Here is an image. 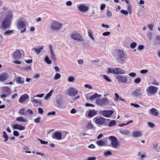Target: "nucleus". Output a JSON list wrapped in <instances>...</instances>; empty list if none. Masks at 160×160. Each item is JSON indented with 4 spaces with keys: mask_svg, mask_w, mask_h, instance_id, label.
Returning a JSON list of instances; mask_svg holds the SVG:
<instances>
[{
    "mask_svg": "<svg viewBox=\"0 0 160 160\" xmlns=\"http://www.w3.org/2000/svg\"><path fill=\"white\" fill-rule=\"evenodd\" d=\"M128 75L131 77H134L136 76V74L134 72H132L129 73Z\"/></svg>",
    "mask_w": 160,
    "mask_h": 160,
    "instance_id": "bf43d9fd",
    "label": "nucleus"
},
{
    "mask_svg": "<svg viewBox=\"0 0 160 160\" xmlns=\"http://www.w3.org/2000/svg\"><path fill=\"white\" fill-rule=\"evenodd\" d=\"M61 74L59 73H56L54 77V79L56 80L59 79L61 78Z\"/></svg>",
    "mask_w": 160,
    "mask_h": 160,
    "instance_id": "49530a36",
    "label": "nucleus"
},
{
    "mask_svg": "<svg viewBox=\"0 0 160 160\" xmlns=\"http://www.w3.org/2000/svg\"><path fill=\"white\" fill-rule=\"evenodd\" d=\"M137 45V43L134 42L130 44V47L132 49H134L136 47Z\"/></svg>",
    "mask_w": 160,
    "mask_h": 160,
    "instance_id": "8fccbe9b",
    "label": "nucleus"
},
{
    "mask_svg": "<svg viewBox=\"0 0 160 160\" xmlns=\"http://www.w3.org/2000/svg\"><path fill=\"white\" fill-rule=\"evenodd\" d=\"M6 8L4 7L0 12V23L3 29H6L10 27L13 18L12 11L9 10L6 12Z\"/></svg>",
    "mask_w": 160,
    "mask_h": 160,
    "instance_id": "f257e3e1",
    "label": "nucleus"
},
{
    "mask_svg": "<svg viewBox=\"0 0 160 160\" xmlns=\"http://www.w3.org/2000/svg\"><path fill=\"white\" fill-rule=\"evenodd\" d=\"M44 47V46H41L40 48H33L31 50V51H32L34 50L36 52L37 54H39L41 52H42L43 50Z\"/></svg>",
    "mask_w": 160,
    "mask_h": 160,
    "instance_id": "b1692460",
    "label": "nucleus"
},
{
    "mask_svg": "<svg viewBox=\"0 0 160 160\" xmlns=\"http://www.w3.org/2000/svg\"><path fill=\"white\" fill-rule=\"evenodd\" d=\"M116 121L115 120H111L108 123V126L110 127L115 126L116 124Z\"/></svg>",
    "mask_w": 160,
    "mask_h": 160,
    "instance_id": "58836bf2",
    "label": "nucleus"
},
{
    "mask_svg": "<svg viewBox=\"0 0 160 160\" xmlns=\"http://www.w3.org/2000/svg\"><path fill=\"white\" fill-rule=\"evenodd\" d=\"M25 109L24 108H22L19 110L18 113L21 115H26V113L25 112Z\"/></svg>",
    "mask_w": 160,
    "mask_h": 160,
    "instance_id": "e433bc0d",
    "label": "nucleus"
},
{
    "mask_svg": "<svg viewBox=\"0 0 160 160\" xmlns=\"http://www.w3.org/2000/svg\"><path fill=\"white\" fill-rule=\"evenodd\" d=\"M53 92V90H51L49 93H48L45 97L44 98L46 100H47L52 95Z\"/></svg>",
    "mask_w": 160,
    "mask_h": 160,
    "instance_id": "c9c22d12",
    "label": "nucleus"
},
{
    "mask_svg": "<svg viewBox=\"0 0 160 160\" xmlns=\"http://www.w3.org/2000/svg\"><path fill=\"white\" fill-rule=\"evenodd\" d=\"M3 136L5 138L4 142H6L8 140V137L5 132H3Z\"/></svg>",
    "mask_w": 160,
    "mask_h": 160,
    "instance_id": "37998d69",
    "label": "nucleus"
},
{
    "mask_svg": "<svg viewBox=\"0 0 160 160\" xmlns=\"http://www.w3.org/2000/svg\"><path fill=\"white\" fill-rule=\"evenodd\" d=\"M16 81L17 83L20 84L24 82L25 79L22 78L18 77L16 78Z\"/></svg>",
    "mask_w": 160,
    "mask_h": 160,
    "instance_id": "4be33fe9",
    "label": "nucleus"
},
{
    "mask_svg": "<svg viewBox=\"0 0 160 160\" xmlns=\"http://www.w3.org/2000/svg\"><path fill=\"white\" fill-rule=\"evenodd\" d=\"M62 26V23L56 20L52 21L50 24L51 29L54 31L59 30L61 28Z\"/></svg>",
    "mask_w": 160,
    "mask_h": 160,
    "instance_id": "7ed1b4c3",
    "label": "nucleus"
},
{
    "mask_svg": "<svg viewBox=\"0 0 160 160\" xmlns=\"http://www.w3.org/2000/svg\"><path fill=\"white\" fill-rule=\"evenodd\" d=\"M87 128L88 129H91L94 128L91 121H89L88 123Z\"/></svg>",
    "mask_w": 160,
    "mask_h": 160,
    "instance_id": "4c0bfd02",
    "label": "nucleus"
},
{
    "mask_svg": "<svg viewBox=\"0 0 160 160\" xmlns=\"http://www.w3.org/2000/svg\"><path fill=\"white\" fill-rule=\"evenodd\" d=\"M71 37L73 40L78 41H82L83 40L82 36L77 32H73L72 33Z\"/></svg>",
    "mask_w": 160,
    "mask_h": 160,
    "instance_id": "9b49d317",
    "label": "nucleus"
},
{
    "mask_svg": "<svg viewBox=\"0 0 160 160\" xmlns=\"http://www.w3.org/2000/svg\"><path fill=\"white\" fill-rule=\"evenodd\" d=\"M116 70V74H124L126 73L125 71L120 68H115Z\"/></svg>",
    "mask_w": 160,
    "mask_h": 160,
    "instance_id": "a878e982",
    "label": "nucleus"
},
{
    "mask_svg": "<svg viewBox=\"0 0 160 160\" xmlns=\"http://www.w3.org/2000/svg\"><path fill=\"white\" fill-rule=\"evenodd\" d=\"M8 77L7 73H4L0 75V81H3L6 80Z\"/></svg>",
    "mask_w": 160,
    "mask_h": 160,
    "instance_id": "5701e85b",
    "label": "nucleus"
},
{
    "mask_svg": "<svg viewBox=\"0 0 160 160\" xmlns=\"http://www.w3.org/2000/svg\"><path fill=\"white\" fill-rule=\"evenodd\" d=\"M147 36L150 40H151L152 38V34L151 32H148L147 33Z\"/></svg>",
    "mask_w": 160,
    "mask_h": 160,
    "instance_id": "09e8293b",
    "label": "nucleus"
},
{
    "mask_svg": "<svg viewBox=\"0 0 160 160\" xmlns=\"http://www.w3.org/2000/svg\"><path fill=\"white\" fill-rule=\"evenodd\" d=\"M106 7V5L105 4H101L100 7V10L102 11L104 10Z\"/></svg>",
    "mask_w": 160,
    "mask_h": 160,
    "instance_id": "0e129e2a",
    "label": "nucleus"
},
{
    "mask_svg": "<svg viewBox=\"0 0 160 160\" xmlns=\"http://www.w3.org/2000/svg\"><path fill=\"white\" fill-rule=\"evenodd\" d=\"M88 36L90 37L92 40H94L95 38L93 36L92 32L89 29L88 30Z\"/></svg>",
    "mask_w": 160,
    "mask_h": 160,
    "instance_id": "72a5a7b5",
    "label": "nucleus"
},
{
    "mask_svg": "<svg viewBox=\"0 0 160 160\" xmlns=\"http://www.w3.org/2000/svg\"><path fill=\"white\" fill-rule=\"evenodd\" d=\"M97 143L99 146H105V142L102 140H99L97 142Z\"/></svg>",
    "mask_w": 160,
    "mask_h": 160,
    "instance_id": "f704fd0d",
    "label": "nucleus"
},
{
    "mask_svg": "<svg viewBox=\"0 0 160 160\" xmlns=\"http://www.w3.org/2000/svg\"><path fill=\"white\" fill-rule=\"evenodd\" d=\"M151 114L153 116L157 117L159 114L158 111L154 108H152L150 110Z\"/></svg>",
    "mask_w": 160,
    "mask_h": 160,
    "instance_id": "aec40b11",
    "label": "nucleus"
},
{
    "mask_svg": "<svg viewBox=\"0 0 160 160\" xmlns=\"http://www.w3.org/2000/svg\"><path fill=\"white\" fill-rule=\"evenodd\" d=\"M21 53L20 51L17 50L14 51L12 54V57L14 59L19 60L21 58Z\"/></svg>",
    "mask_w": 160,
    "mask_h": 160,
    "instance_id": "2eb2a0df",
    "label": "nucleus"
},
{
    "mask_svg": "<svg viewBox=\"0 0 160 160\" xmlns=\"http://www.w3.org/2000/svg\"><path fill=\"white\" fill-rule=\"evenodd\" d=\"M142 135V132L140 131H136L132 132V136L134 138L140 137Z\"/></svg>",
    "mask_w": 160,
    "mask_h": 160,
    "instance_id": "6ab92c4d",
    "label": "nucleus"
},
{
    "mask_svg": "<svg viewBox=\"0 0 160 160\" xmlns=\"http://www.w3.org/2000/svg\"><path fill=\"white\" fill-rule=\"evenodd\" d=\"M12 127L14 129H18L20 131L23 130L25 129L24 127L18 124L13 125Z\"/></svg>",
    "mask_w": 160,
    "mask_h": 160,
    "instance_id": "412c9836",
    "label": "nucleus"
},
{
    "mask_svg": "<svg viewBox=\"0 0 160 160\" xmlns=\"http://www.w3.org/2000/svg\"><path fill=\"white\" fill-rule=\"evenodd\" d=\"M38 139L40 141L41 143L42 144L47 145L48 144V142L43 141V140H42L41 139H40L39 138H38Z\"/></svg>",
    "mask_w": 160,
    "mask_h": 160,
    "instance_id": "5fc2aeb1",
    "label": "nucleus"
},
{
    "mask_svg": "<svg viewBox=\"0 0 160 160\" xmlns=\"http://www.w3.org/2000/svg\"><path fill=\"white\" fill-rule=\"evenodd\" d=\"M101 97V95H99L97 93H95L93 95H92L90 97L89 99L91 100H93L94 99L100 98Z\"/></svg>",
    "mask_w": 160,
    "mask_h": 160,
    "instance_id": "c85d7f7f",
    "label": "nucleus"
},
{
    "mask_svg": "<svg viewBox=\"0 0 160 160\" xmlns=\"http://www.w3.org/2000/svg\"><path fill=\"white\" fill-rule=\"evenodd\" d=\"M52 137L53 138L58 140H61L62 139L61 133L58 131L54 133L52 136Z\"/></svg>",
    "mask_w": 160,
    "mask_h": 160,
    "instance_id": "dca6fc26",
    "label": "nucleus"
},
{
    "mask_svg": "<svg viewBox=\"0 0 160 160\" xmlns=\"http://www.w3.org/2000/svg\"><path fill=\"white\" fill-rule=\"evenodd\" d=\"M77 89L74 88H70L68 92V94L71 96L73 97L76 95L78 93Z\"/></svg>",
    "mask_w": 160,
    "mask_h": 160,
    "instance_id": "4468645a",
    "label": "nucleus"
},
{
    "mask_svg": "<svg viewBox=\"0 0 160 160\" xmlns=\"http://www.w3.org/2000/svg\"><path fill=\"white\" fill-rule=\"evenodd\" d=\"M156 38L157 41H155L154 42L155 44H160V35H157L156 37Z\"/></svg>",
    "mask_w": 160,
    "mask_h": 160,
    "instance_id": "c03bdc74",
    "label": "nucleus"
},
{
    "mask_svg": "<svg viewBox=\"0 0 160 160\" xmlns=\"http://www.w3.org/2000/svg\"><path fill=\"white\" fill-rule=\"evenodd\" d=\"M113 113L112 110H104L102 112V114L104 117L107 118L110 117Z\"/></svg>",
    "mask_w": 160,
    "mask_h": 160,
    "instance_id": "f3484780",
    "label": "nucleus"
},
{
    "mask_svg": "<svg viewBox=\"0 0 160 160\" xmlns=\"http://www.w3.org/2000/svg\"><path fill=\"white\" fill-rule=\"evenodd\" d=\"M158 90V88L153 86H149L146 90V92L148 96L154 95L156 93Z\"/></svg>",
    "mask_w": 160,
    "mask_h": 160,
    "instance_id": "423d86ee",
    "label": "nucleus"
},
{
    "mask_svg": "<svg viewBox=\"0 0 160 160\" xmlns=\"http://www.w3.org/2000/svg\"><path fill=\"white\" fill-rule=\"evenodd\" d=\"M141 78H137L134 79V82L136 83H139L141 82Z\"/></svg>",
    "mask_w": 160,
    "mask_h": 160,
    "instance_id": "603ef678",
    "label": "nucleus"
},
{
    "mask_svg": "<svg viewBox=\"0 0 160 160\" xmlns=\"http://www.w3.org/2000/svg\"><path fill=\"white\" fill-rule=\"evenodd\" d=\"M107 15L108 17H111L112 15V13L110 11H107Z\"/></svg>",
    "mask_w": 160,
    "mask_h": 160,
    "instance_id": "338daca9",
    "label": "nucleus"
},
{
    "mask_svg": "<svg viewBox=\"0 0 160 160\" xmlns=\"http://www.w3.org/2000/svg\"><path fill=\"white\" fill-rule=\"evenodd\" d=\"M26 25L25 22L22 21H20L18 22V28L19 30H21V33H22L26 31Z\"/></svg>",
    "mask_w": 160,
    "mask_h": 160,
    "instance_id": "9d476101",
    "label": "nucleus"
},
{
    "mask_svg": "<svg viewBox=\"0 0 160 160\" xmlns=\"http://www.w3.org/2000/svg\"><path fill=\"white\" fill-rule=\"evenodd\" d=\"M119 132L127 136L129 135V131L128 129L122 130L120 129L119 130Z\"/></svg>",
    "mask_w": 160,
    "mask_h": 160,
    "instance_id": "c756f323",
    "label": "nucleus"
},
{
    "mask_svg": "<svg viewBox=\"0 0 160 160\" xmlns=\"http://www.w3.org/2000/svg\"><path fill=\"white\" fill-rule=\"evenodd\" d=\"M108 139L111 142L112 147L114 148H118L119 143L117 138L113 136H110L108 137Z\"/></svg>",
    "mask_w": 160,
    "mask_h": 160,
    "instance_id": "20e7f679",
    "label": "nucleus"
},
{
    "mask_svg": "<svg viewBox=\"0 0 160 160\" xmlns=\"http://www.w3.org/2000/svg\"><path fill=\"white\" fill-rule=\"evenodd\" d=\"M106 120V119L100 116H97L93 119V121L98 125H105Z\"/></svg>",
    "mask_w": 160,
    "mask_h": 160,
    "instance_id": "0eeeda50",
    "label": "nucleus"
},
{
    "mask_svg": "<svg viewBox=\"0 0 160 160\" xmlns=\"http://www.w3.org/2000/svg\"><path fill=\"white\" fill-rule=\"evenodd\" d=\"M77 8L80 11L82 12H86L89 9V8L83 4L78 5Z\"/></svg>",
    "mask_w": 160,
    "mask_h": 160,
    "instance_id": "ddd939ff",
    "label": "nucleus"
},
{
    "mask_svg": "<svg viewBox=\"0 0 160 160\" xmlns=\"http://www.w3.org/2000/svg\"><path fill=\"white\" fill-rule=\"evenodd\" d=\"M102 76L104 78L107 82H112V80L109 78V77L108 76L105 75H102Z\"/></svg>",
    "mask_w": 160,
    "mask_h": 160,
    "instance_id": "79ce46f5",
    "label": "nucleus"
},
{
    "mask_svg": "<svg viewBox=\"0 0 160 160\" xmlns=\"http://www.w3.org/2000/svg\"><path fill=\"white\" fill-rule=\"evenodd\" d=\"M41 118L40 117L38 118L34 119V121L36 123H39L40 122Z\"/></svg>",
    "mask_w": 160,
    "mask_h": 160,
    "instance_id": "13d9d810",
    "label": "nucleus"
},
{
    "mask_svg": "<svg viewBox=\"0 0 160 160\" xmlns=\"http://www.w3.org/2000/svg\"><path fill=\"white\" fill-rule=\"evenodd\" d=\"M97 112L95 110H91L88 112V116L90 118H92L96 115L97 114Z\"/></svg>",
    "mask_w": 160,
    "mask_h": 160,
    "instance_id": "393cba45",
    "label": "nucleus"
},
{
    "mask_svg": "<svg viewBox=\"0 0 160 160\" xmlns=\"http://www.w3.org/2000/svg\"><path fill=\"white\" fill-rule=\"evenodd\" d=\"M22 69L23 70L28 71V70H31V67L30 66H25L23 67Z\"/></svg>",
    "mask_w": 160,
    "mask_h": 160,
    "instance_id": "de8ad7c7",
    "label": "nucleus"
},
{
    "mask_svg": "<svg viewBox=\"0 0 160 160\" xmlns=\"http://www.w3.org/2000/svg\"><path fill=\"white\" fill-rule=\"evenodd\" d=\"M57 105L56 106L60 108L64 109L65 108L63 104V100L61 98H57L56 100Z\"/></svg>",
    "mask_w": 160,
    "mask_h": 160,
    "instance_id": "f8f14e48",
    "label": "nucleus"
},
{
    "mask_svg": "<svg viewBox=\"0 0 160 160\" xmlns=\"http://www.w3.org/2000/svg\"><path fill=\"white\" fill-rule=\"evenodd\" d=\"M29 96L27 94H25L21 96L19 99V102L20 103H23L29 98Z\"/></svg>",
    "mask_w": 160,
    "mask_h": 160,
    "instance_id": "a211bd4d",
    "label": "nucleus"
},
{
    "mask_svg": "<svg viewBox=\"0 0 160 160\" xmlns=\"http://www.w3.org/2000/svg\"><path fill=\"white\" fill-rule=\"evenodd\" d=\"M96 102L98 105L103 107L108 104L109 101L107 98H105L97 99L96 100Z\"/></svg>",
    "mask_w": 160,
    "mask_h": 160,
    "instance_id": "6e6552de",
    "label": "nucleus"
},
{
    "mask_svg": "<svg viewBox=\"0 0 160 160\" xmlns=\"http://www.w3.org/2000/svg\"><path fill=\"white\" fill-rule=\"evenodd\" d=\"M114 57L120 63H123L125 62L126 56L123 51L118 49L114 51L113 53Z\"/></svg>",
    "mask_w": 160,
    "mask_h": 160,
    "instance_id": "f03ea898",
    "label": "nucleus"
},
{
    "mask_svg": "<svg viewBox=\"0 0 160 160\" xmlns=\"http://www.w3.org/2000/svg\"><path fill=\"white\" fill-rule=\"evenodd\" d=\"M144 48V46L143 45H139L138 47V49L139 50H143Z\"/></svg>",
    "mask_w": 160,
    "mask_h": 160,
    "instance_id": "052dcab7",
    "label": "nucleus"
},
{
    "mask_svg": "<svg viewBox=\"0 0 160 160\" xmlns=\"http://www.w3.org/2000/svg\"><path fill=\"white\" fill-rule=\"evenodd\" d=\"M38 113L39 114H42L43 112V110L42 108H39L38 109Z\"/></svg>",
    "mask_w": 160,
    "mask_h": 160,
    "instance_id": "e2e57ef3",
    "label": "nucleus"
},
{
    "mask_svg": "<svg viewBox=\"0 0 160 160\" xmlns=\"http://www.w3.org/2000/svg\"><path fill=\"white\" fill-rule=\"evenodd\" d=\"M144 93V89L141 87L136 88L132 92V95L137 98L141 97Z\"/></svg>",
    "mask_w": 160,
    "mask_h": 160,
    "instance_id": "39448f33",
    "label": "nucleus"
},
{
    "mask_svg": "<svg viewBox=\"0 0 160 160\" xmlns=\"http://www.w3.org/2000/svg\"><path fill=\"white\" fill-rule=\"evenodd\" d=\"M51 55V58L53 61H55L56 60V55L54 52V51L50 52Z\"/></svg>",
    "mask_w": 160,
    "mask_h": 160,
    "instance_id": "2f4dec72",
    "label": "nucleus"
},
{
    "mask_svg": "<svg viewBox=\"0 0 160 160\" xmlns=\"http://www.w3.org/2000/svg\"><path fill=\"white\" fill-rule=\"evenodd\" d=\"M16 121L21 122H26L28 121V119L22 117H19L16 118Z\"/></svg>",
    "mask_w": 160,
    "mask_h": 160,
    "instance_id": "cd10ccee",
    "label": "nucleus"
},
{
    "mask_svg": "<svg viewBox=\"0 0 160 160\" xmlns=\"http://www.w3.org/2000/svg\"><path fill=\"white\" fill-rule=\"evenodd\" d=\"M13 31V30H8L5 32L4 34L5 35H10L12 34Z\"/></svg>",
    "mask_w": 160,
    "mask_h": 160,
    "instance_id": "a18cd8bd",
    "label": "nucleus"
},
{
    "mask_svg": "<svg viewBox=\"0 0 160 160\" xmlns=\"http://www.w3.org/2000/svg\"><path fill=\"white\" fill-rule=\"evenodd\" d=\"M31 101L34 103L33 105L34 106H37L38 104H41V101L36 99L33 98H31Z\"/></svg>",
    "mask_w": 160,
    "mask_h": 160,
    "instance_id": "bb28decb",
    "label": "nucleus"
},
{
    "mask_svg": "<svg viewBox=\"0 0 160 160\" xmlns=\"http://www.w3.org/2000/svg\"><path fill=\"white\" fill-rule=\"evenodd\" d=\"M108 73H111L116 74L115 68H108L107 71Z\"/></svg>",
    "mask_w": 160,
    "mask_h": 160,
    "instance_id": "7c9ffc66",
    "label": "nucleus"
},
{
    "mask_svg": "<svg viewBox=\"0 0 160 160\" xmlns=\"http://www.w3.org/2000/svg\"><path fill=\"white\" fill-rule=\"evenodd\" d=\"M68 80L69 82H73L75 78L73 76H70L68 78Z\"/></svg>",
    "mask_w": 160,
    "mask_h": 160,
    "instance_id": "864d4df0",
    "label": "nucleus"
},
{
    "mask_svg": "<svg viewBox=\"0 0 160 160\" xmlns=\"http://www.w3.org/2000/svg\"><path fill=\"white\" fill-rule=\"evenodd\" d=\"M45 61L48 64H50L52 63L51 60L49 59L48 57L46 56L44 59Z\"/></svg>",
    "mask_w": 160,
    "mask_h": 160,
    "instance_id": "a19ab883",
    "label": "nucleus"
},
{
    "mask_svg": "<svg viewBox=\"0 0 160 160\" xmlns=\"http://www.w3.org/2000/svg\"><path fill=\"white\" fill-rule=\"evenodd\" d=\"M112 154V152L110 150H108L103 152V155L105 157L111 155Z\"/></svg>",
    "mask_w": 160,
    "mask_h": 160,
    "instance_id": "ea45409f",
    "label": "nucleus"
},
{
    "mask_svg": "<svg viewBox=\"0 0 160 160\" xmlns=\"http://www.w3.org/2000/svg\"><path fill=\"white\" fill-rule=\"evenodd\" d=\"M115 100L117 101L120 100L119 99H120V98H121L119 97V95L116 93H115Z\"/></svg>",
    "mask_w": 160,
    "mask_h": 160,
    "instance_id": "6e6d98bb",
    "label": "nucleus"
},
{
    "mask_svg": "<svg viewBox=\"0 0 160 160\" xmlns=\"http://www.w3.org/2000/svg\"><path fill=\"white\" fill-rule=\"evenodd\" d=\"M148 126L151 128H153L155 127V124L152 122H148Z\"/></svg>",
    "mask_w": 160,
    "mask_h": 160,
    "instance_id": "3c124183",
    "label": "nucleus"
},
{
    "mask_svg": "<svg viewBox=\"0 0 160 160\" xmlns=\"http://www.w3.org/2000/svg\"><path fill=\"white\" fill-rule=\"evenodd\" d=\"M51 55V58L53 61H55L56 60V55L54 52V51L50 52Z\"/></svg>",
    "mask_w": 160,
    "mask_h": 160,
    "instance_id": "473e14b6",
    "label": "nucleus"
},
{
    "mask_svg": "<svg viewBox=\"0 0 160 160\" xmlns=\"http://www.w3.org/2000/svg\"><path fill=\"white\" fill-rule=\"evenodd\" d=\"M121 13L126 15H127L128 14V11L124 10H122L121 11Z\"/></svg>",
    "mask_w": 160,
    "mask_h": 160,
    "instance_id": "69168bd1",
    "label": "nucleus"
},
{
    "mask_svg": "<svg viewBox=\"0 0 160 160\" xmlns=\"http://www.w3.org/2000/svg\"><path fill=\"white\" fill-rule=\"evenodd\" d=\"M96 157H88L87 159V160H96Z\"/></svg>",
    "mask_w": 160,
    "mask_h": 160,
    "instance_id": "774afa93",
    "label": "nucleus"
},
{
    "mask_svg": "<svg viewBox=\"0 0 160 160\" xmlns=\"http://www.w3.org/2000/svg\"><path fill=\"white\" fill-rule=\"evenodd\" d=\"M116 79L119 83H127L128 82V76L122 75H117Z\"/></svg>",
    "mask_w": 160,
    "mask_h": 160,
    "instance_id": "1a4fd4ad",
    "label": "nucleus"
},
{
    "mask_svg": "<svg viewBox=\"0 0 160 160\" xmlns=\"http://www.w3.org/2000/svg\"><path fill=\"white\" fill-rule=\"evenodd\" d=\"M5 88V90L6 91V93L8 94H10V88L8 87H4Z\"/></svg>",
    "mask_w": 160,
    "mask_h": 160,
    "instance_id": "4d7b16f0",
    "label": "nucleus"
},
{
    "mask_svg": "<svg viewBox=\"0 0 160 160\" xmlns=\"http://www.w3.org/2000/svg\"><path fill=\"white\" fill-rule=\"evenodd\" d=\"M148 70L146 69L142 70L140 71V72L141 74H146L148 72Z\"/></svg>",
    "mask_w": 160,
    "mask_h": 160,
    "instance_id": "680f3d73",
    "label": "nucleus"
}]
</instances>
